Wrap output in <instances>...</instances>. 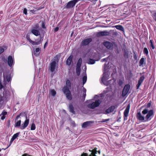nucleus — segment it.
I'll return each instance as SVG.
<instances>
[{
    "label": "nucleus",
    "instance_id": "obj_45",
    "mask_svg": "<svg viewBox=\"0 0 156 156\" xmlns=\"http://www.w3.org/2000/svg\"><path fill=\"white\" fill-rule=\"evenodd\" d=\"M86 95V94H83V96H82V100L83 101H84L85 100Z\"/></svg>",
    "mask_w": 156,
    "mask_h": 156
},
{
    "label": "nucleus",
    "instance_id": "obj_46",
    "mask_svg": "<svg viewBox=\"0 0 156 156\" xmlns=\"http://www.w3.org/2000/svg\"><path fill=\"white\" fill-rule=\"evenodd\" d=\"M4 49L3 48L0 47V55L4 52Z\"/></svg>",
    "mask_w": 156,
    "mask_h": 156
},
{
    "label": "nucleus",
    "instance_id": "obj_51",
    "mask_svg": "<svg viewBox=\"0 0 156 156\" xmlns=\"http://www.w3.org/2000/svg\"><path fill=\"white\" fill-rule=\"evenodd\" d=\"M108 60V58H105L104 59H101V61L103 62L104 61H106V62L107 61V60Z\"/></svg>",
    "mask_w": 156,
    "mask_h": 156
},
{
    "label": "nucleus",
    "instance_id": "obj_23",
    "mask_svg": "<svg viewBox=\"0 0 156 156\" xmlns=\"http://www.w3.org/2000/svg\"><path fill=\"white\" fill-rule=\"evenodd\" d=\"M69 111L72 113L75 114V112L74 110V108L72 104H70L69 105Z\"/></svg>",
    "mask_w": 156,
    "mask_h": 156
},
{
    "label": "nucleus",
    "instance_id": "obj_62",
    "mask_svg": "<svg viewBox=\"0 0 156 156\" xmlns=\"http://www.w3.org/2000/svg\"><path fill=\"white\" fill-rule=\"evenodd\" d=\"M59 60V59H58V58L56 60V61L57 62H58V61Z\"/></svg>",
    "mask_w": 156,
    "mask_h": 156
},
{
    "label": "nucleus",
    "instance_id": "obj_12",
    "mask_svg": "<svg viewBox=\"0 0 156 156\" xmlns=\"http://www.w3.org/2000/svg\"><path fill=\"white\" fill-rule=\"evenodd\" d=\"M136 118L139 121L145 122V117L142 115L140 112H138L137 113Z\"/></svg>",
    "mask_w": 156,
    "mask_h": 156
},
{
    "label": "nucleus",
    "instance_id": "obj_53",
    "mask_svg": "<svg viewBox=\"0 0 156 156\" xmlns=\"http://www.w3.org/2000/svg\"><path fill=\"white\" fill-rule=\"evenodd\" d=\"M123 83V82L122 81L120 80L119 81V85H121Z\"/></svg>",
    "mask_w": 156,
    "mask_h": 156
},
{
    "label": "nucleus",
    "instance_id": "obj_61",
    "mask_svg": "<svg viewBox=\"0 0 156 156\" xmlns=\"http://www.w3.org/2000/svg\"><path fill=\"white\" fill-rule=\"evenodd\" d=\"M73 32L72 33V34H71V36L72 35H73Z\"/></svg>",
    "mask_w": 156,
    "mask_h": 156
},
{
    "label": "nucleus",
    "instance_id": "obj_54",
    "mask_svg": "<svg viewBox=\"0 0 156 156\" xmlns=\"http://www.w3.org/2000/svg\"><path fill=\"white\" fill-rule=\"evenodd\" d=\"M15 139L12 137L10 140V142L11 143Z\"/></svg>",
    "mask_w": 156,
    "mask_h": 156
},
{
    "label": "nucleus",
    "instance_id": "obj_28",
    "mask_svg": "<svg viewBox=\"0 0 156 156\" xmlns=\"http://www.w3.org/2000/svg\"><path fill=\"white\" fill-rule=\"evenodd\" d=\"M124 56L126 58H129V51L127 50L124 49Z\"/></svg>",
    "mask_w": 156,
    "mask_h": 156
},
{
    "label": "nucleus",
    "instance_id": "obj_27",
    "mask_svg": "<svg viewBox=\"0 0 156 156\" xmlns=\"http://www.w3.org/2000/svg\"><path fill=\"white\" fill-rule=\"evenodd\" d=\"M108 78H107V75L105 73H104L103 74V76L101 78V81L102 82L104 83V82Z\"/></svg>",
    "mask_w": 156,
    "mask_h": 156
},
{
    "label": "nucleus",
    "instance_id": "obj_56",
    "mask_svg": "<svg viewBox=\"0 0 156 156\" xmlns=\"http://www.w3.org/2000/svg\"><path fill=\"white\" fill-rule=\"evenodd\" d=\"M118 33L117 32H115L113 33V35H117L118 34Z\"/></svg>",
    "mask_w": 156,
    "mask_h": 156
},
{
    "label": "nucleus",
    "instance_id": "obj_20",
    "mask_svg": "<svg viewBox=\"0 0 156 156\" xmlns=\"http://www.w3.org/2000/svg\"><path fill=\"white\" fill-rule=\"evenodd\" d=\"M73 58V56L72 55H71L67 59L66 61V63L67 65L69 66L71 65Z\"/></svg>",
    "mask_w": 156,
    "mask_h": 156
},
{
    "label": "nucleus",
    "instance_id": "obj_50",
    "mask_svg": "<svg viewBox=\"0 0 156 156\" xmlns=\"http://www.w3.org/2000/svg\"><path fill=\"white\" fill-rule=\"evenodd\" d=\"M147 107L148 108H150L151 106V102H149L147 104Z\"/></svg>",
    "mask_w": 156,
    "mask_h": 156
},
{
    "label": "nucleus",
    "instance_id": "obj_13",
    "mask_svg": "<svg viewBox=\"0 0 156 156\" xmlns=\"http://www.w3.org/2000/svg\"><path fill=\"white\" fill-rule=\"evenodd\" d=\"M144 79L145 77L144 75L140 77L138 80V83L136 85V89H138L139 88V87L143 82Z\"/></svg>",
    "mask_w": 156,
    "mask_h": 156
},
{
    "label": "nucleus",
    "instance_id": "obj_55",
    "mask_svg": "<svg viewBox=\"0 0 156 156\" xmlns=\"http://www.w3.org/2000/svg\"><path fill=\"white\" fill-rule=\"evenodd\" d=\"M72 123L73 124V126H76V124L74 121H73L72 122Z\"/></svg>",
    "mask_w": 156,
    "mask_h": 156
},
{
    "label": "nucleus",
    "instance_id": "obj_60",
    "mask_svg": "<svg viewBox=\"0 0 156 156\" xmlns=\"http://www.w3.org/2000/svg\"><path fill=\"white\" fill-rule=\"evenodd\" d=\"M3 13V12L2 11H1L0 12V13L1 14H2Z\"/></svg>",
    "mask_w": 156,
    "mask_h": 156
},
{
    "label": "nucleus",
    "instance_id": "obj_22",
    "mask_svg": "<svg viewBox=\"0 0 156 156\" xmlns=\"http://www.w3.org/2000/svg\"><path fill=\"white\" fill-rule=\"evenodd\" d=\"M113 27L115 28L116 29L121 30L123 32H124V29L123 27L121 25H117L113 26Z\"/></svg>",
    "mask_w": 156,
    "mask_h": 156
},
{
    "label": "nucleus",
    "instance_id": "obj_42",
    "mask_svg": "<svg viewBox=\"0 0 156 156\" xmlns=\"http://www.w3.org/2000/svg\"><path fill=\"white\" fill-rule=\"evenodd\" d=\"M133 58L135 60H136L137 58V55L135 51H133Z\"/></svg>",
    "mask_w": 156,
    "mask_h": 156
},
{
    "label": "nucleus",
    "instance_id": "obj_38",
    "mask_svg": "<svg viewBox=\"0 0 156 156\" xmlns=\"http://www.w3.org/2000/svg\"><path fill=\"white\" fill-rule=\"evenodd\" d=\"M20 132L14 134L12 136V137L15 140L19 135Z\"/></svg>",
    "mask_w": 156,
    "mask_h": 156
},
{
    "label": "nucleus",
    "instance_id": "obj_33",
    "mask_svg": "<svg viewBox=\"0 0 156 156\" xmlns=\"http://www.w3.org/2000/svg\"><path fill=\"white\" fill-rule=\"evenodd\" d=\"M149 43L150 44V45L151 48L152 49H154L155 48V47H154V45L153 43V40H151L150 41Z\"/></svg>",
    "mask_w": 156,
    "mask_h": 156
},
{
    "label": "nucleus",
    "instance_id": "obj_49",
    "mask_svg": "<svg viewBox=\"0 0 156 156\" xmlns=\"http://www.w3.org/2000/svg\"><path fill=\"white\" fill-rule=\"evenodd\" d=\"M81 156H88V154L87 153H83L81 155Z\"/></svg>",
    "mask_w": 156,
    "mask_h": 156
},
{
    "label": "nucleus",
    "instance_id": "obj_47",
    "mask_svg": "<svg viewBox=\"0 0 156 156\" xmlns=\"http://www.w3.org/2000/svg\"><path fill=\"white\" fill-rule=\"evenodd\" d=\"M82 91L83 93V94H86V90L85 88H83L82 90Z\"/></svg>",
    "mask_w": 156,
    "mask_h": 156
},
{
    "label": "nucleus",
    "instance_id": "obj_9",
    "mask_svg": "<svg viewBox=\"0 0 156 156\" xmlns=\"http://www.w3.org/2000/svg\"><path fill=\"white\" fill-rule=\"evenodd\" d=\"M26 38L27 40L30 42V43H31L33 45H37L40 44L41 43V41L43 40H41V37L39 41L37 42H35L32 41L30 38L29 36H27Z\"/></svg>",
    "mask_w": 156,
    "mask_h": 156
},
{
    "label": "nucleus",
    "instance_id": "obj_11",
    "mask_svg": "<svg viewBox=\"0 0 156 156\" xmlns=\"http://www.w3.org/2000/svg\"><path fill=\"white\" fill-rule=\"evenodd\" d=\"M94 123V121H87L83 122L82 124V126L83 128H86L89 127L91 126L92 124Z\"/></svg>",
    "mask_w": 156,
    "mask_h": 156
},
{
    "label": "nucleus",
    "instance_id": "obj_16",
    "mask_svg": "<svg viewBox=\"0 0 156 156\" xmlns=\"http://www.w3.org/2000/svg\"><path fill=\"white\" fill-rule=\"evenodd\" d=\"M26 120L24 121V123L22 124L21 126L20 127V129H25L28 125L29 120L27 119V116H26Z\"/></svg>",
    "mask_w": 156,
    "mask_h": 156
},
{
    "label": "nucleus",
    "instance_id": "obj_58",
    "mask_svg": "<svg viewBox=\"0 0 156 156\" xmlns=\"http://www.w3.org/2000/svg\"><path fill=\"white\" fill-rule=\"evenodd\" d=\"M89 156H93V154L91 153V154L89 155Z\"/></svg>",
    "mask_w": 156,
    "mask_h": 156
},
{
    "label": "nucleus",
    "instance_id": "obj_57",
    "mask_svg": "<svg viewBox=\"0 0 156 156\" xmlns=\"http://www.w3.org/2000/svg\"><path fill=\"white\" fill-rule=\"evenodd\" d=\"M48 41H47L44 44V48H45V47L48 45Z\"/></svg>",
    "mask_w": 156,
    "mask_h": 156
},
{
    "label": "nucleus",
    "instance_id": "obj_29",
    "mask_svg": "<svg viewBox=\"0 0 156 156\" xmlns=\"http://www.w3.org/2000/svg\"><path fill=\"white\" fill-rule=\"evenodd\" d=\"M82 62V59L81 58H80L79 60H78L77 65H76V67H80Z\"/></svg>",
    "mask_w": 156,
    "mask_h": 156
},
{
    "label": "nucleus",
    "instance_id": "obj_5",
    "mask_svg": "<svg viewBox=\"0 0 156 156\" xmlns=\"http://www.w3.org/2000/svg\"><path fill=\"white\" fill-rule=\"evenodd\" d=\"M63 91L68 100L70 101L72 100L73 98L72 94L67 86H65L63 87Z\"/></svg>",
    "mask_w": 156,
    "mask_h": 156
},
{
    "label": "nucleus",
    "instance_id": "obj_64",
    "mask_svg": "<svg viewBox=\"0 0 156 156\" xmlns=\"http://www.w3.org/2000/svg\"><path fill=\"white\" fill-rule=\"evenodd\" d=\"M105 65H106V64H105Z\"/></svg>",
    "mask_w": 156,
    "mask_h": 156
},
{
    "label": "nucleus",
    "instance_id": "obj_35",
    "mask_svg": "<svg viewBox=\"0 0 156 156\" xmlns=\"http://www.w3.org/2000/svg\"><path fill=\"white\" fill-rule=\"evenodd\" d=\"M89 62H88V64H93L95 63V60L92 59L90 58L89 59Z\"/></svg>",
    "mask_w": 156,
    "mask_h": 156
},
{
    "label": "nucleus",
    "instance_id": "obj_4",
    "mask_svg": "<svg viewBox=\"0 0 156 156\" xmlns=\"http://www.w3.org/2000/svg\"><path fill=\"white\" fill-rule=\"evenodd\" d=\"M39 27V25L38 23L35 24L32 27L31 30V33L36 36L40 35V32L38 30Z\"/></svg>",
    "mask_w": 156,
    "mask_h": 156
},
{
    "label": "nucleus",
    "instance_id": "obj_15",
    "mask_svg": "<svg viewBox=\"0 0 156 156\" xmlns=\"http://www.w3.org/2000/svg\"><path fill=\"white\" fill-rule=\"evenodd\" d=\"M115 108V105H111L108 108L106 109L104 113L105 114H108L112 112Z\"/></svg>",
    "mask_w": 156,
    "mask_h": 156
},
{
    "label": "nucleus",
    "instance_id": "obj_34",
    "mask_svg": "<svg viewBox=\"0 0 156 156\" xmlns=\"http://www.w3.org/2000/svg\"><path fill=\"white\" fill-rule=\"evenodd\" d=\"M36 129V126L34 123H32L31 124L30 130H35Z\"/></svg>",
    "mask_w": 156,
    "mask_h": 156
},
{
    "label": "nucleus",
    "instance_id": "obj_14",
    "mask_svg": "<svg viewBox=\"0 0 156 156\" xmlns=\"http://www.w3.org/2000/svg\"><path fill=\"white\" fill-rule=\"evenodd\" d=\"M104 45L108 49H112L113 48V45L112 43L109 41H105L103 43Z\"/></svg>",
    "mask_w": 156,
    "mask_h": 156
},
{
    "label": "nucleus",
    "instance_id": "obj_39",
    "mask_svg": "<svg viewBox=\"0 0 156 156\" xmlns=\"http://www.w3.org/2000/svg\"><path fill=\"white\" fill-rule=\"evenodd\" d=\"M66 83L67 86H68V87H71V83L70 80H67Z\"/></svg>",
    "mask_w": 156,
    "mask_h": 156
},
{
    "label": "nucleus",
    "instance_id": "obj_7",
    "mask_svg": "<svg viewBox=\"0 0 156 156\" xmlns=\"http://www.w3.org/2000/svg\"><path fill=\"white\" fill-rule=\"evenodd\" d=\"M130 88V86L129 84L126 85L122 90V95L123 97L125 96L128 94Z\"/></svg>",
    "mask_w": 156,
    "mask_h": 156
},
{
    "label": "nucleus",
    "instance_id": "obj_25",
    "mask_svg": "<svg viewBox=\"0 0 156 156\" xmlns=\"http://www.w3.org/2000/svg\"><path fill=\"white\" fill-rule=\"evenodd\" d=\"M41 9L40 7L35 8L33 9H29V11L31 12L32 14H35L36 12L37 11Z\"/></svg>",
    "mask_w": 156,
    "mask_h": 156
},
{
    "label": "nucleus",
    "instance_id": "obj_18",
    "mask_svg": "<svg viewBox=\"0 0 156 156\" xmlns=\"http://www.w3.org/2000/svg\"><path fill=\"white\" fill-rule=\"evenodd\" d=\"M13 60L12 56L11 55L9 56L8 58V63L10 67H11L12 65Z\"/></svg>",
    "mask_w": 156,
    "mask_h": 156
},
{
    "label": "nucleus",
    "instance_id": "obj_3",
    "mask_svg": "<svg viewBox=\"0 0 156 156\" xmlns=\"http://www.w3.org/2000/svg\"><path fill=\"white\" fill-rule=\"evenodd\" d=\"M58 69V64H57L55 60L51 62L49 65V69L50 71L52 73L51 75V78L53 77L54 75L55 72V70L57 71Z\"/></svg>",
    "mask_w": 156,
    "mask_h": 156
},
{
    "label": "nucleus",
    "instance_id": "obj_30",
    "mask_svg": "<svg viewBox=\"0 0 156 156\" xmlns=\"http://www.w3.org/2000/svg\"><path fill=\"white\" fill-rule=\"evenodd\" d=\"M21 123V120H20L17 121L16 122H15V127H18L20 126Z\"/></svg>",
    "mask_w": 156,
    "mask_h": 156
},
{
    "label": "nucleus",
    "instance_id": "obj_24",
    "mask_svg": "<svg viewBox=\"0 0 156 156\" xmlns=\"http://www.w3.org/2000/svg\"><path fill=\"white\" fill-rule=\"evenodd\" d=\"M151 12V16L153 19L156 22V11H152Z\"/></svg>",
    "mask_w": 156,
    "mask_h": 156
},
{
    "label": "nucleus",
    "instance_id": "obj_1",
    "mask_svg": "<svg viewBox=\"0 0 156 156\" xmlns=\"http://www.w3.org/2000/svg\"><path fill=\"white\" fill-rule=\"evenodd\" d=\"M11 80V77L9 75L6 76V78H4L3 82L0 80V90L2 92V96L0 97V104L2 105L6 102L9 99L10 93L6 86L7 82H9Z\"/></svg>",
    "mask_w": 156,
    "mask_h": 156
},
{
    "label": "nucleus",
    "instance_id": "obj_37",
    "mask_svg": "<svg viewBox=\"0 0 156 156\" xmlns=\"http://www.w3.org/2000/svg\"><path fill=\"white\" fill-rule=\"evenodd\" d=\"M87 80V76L86 75L84 76L83 78V83L84 84Z\"/></svg>",
    "mask_w": 156,
    "mask_h": 156
},
{
    "label": "nucleus",
    "instance_id": "obj_43",
    "mask_svg": "<svg viewBox=\"0 0 156 156\" xmlns=\"http://www.w3.org/2000/svg\"><path fill=\"white\" fill-rule=\"evenodd\" d=\"M109 119H103L101 121H99V122H105L109 121Z\"/></svg>",
    "mask_w": 156,
    "mask_h": 156
},
{
    "label": "nucleus",
    "instance_id": "obj_17",
    "mask_svg": "<svg viewBox=\"0 0 156 156\" xmlns=\"http://www.w3.org/2000/svg\"><path fill=\"white\" fill-rule=\"evenodd\" d=\"M109 34V32L103 31L97 32L96 35L97 37H100L103 36H108Z\"/></svg>",
    "mask_w": 156,
    "mask_h": 156
},
{
    "label": "nucleus",
    "instance_id": "obj_26",
    "mask_svg": "<svg viewBox=\"0 0 156 156\" xmlns=\"http://www.w3.org/2000/svg\"><path fill=\"white\" fill-rule=\"evenodd\" d=\"M40 51V48H36L35 50L34 51V55L36 56H37L40 55V52H39Z\"/></svg>",
    "mask_w": 156,
    "mask_h": 156
},
{
    "label": "nucleus",
    "instance_id": "obj_40",
    "mask_svg": "<svg viewBox=\"0 0 156 156\" xmlns=\"http://www.w3.org/2000/svg\"><path fill=\"white\" fill-rule=\"evenodd\" d=\"M45 23L44 21H43L42 22V24L41 26L42 28L43 29H46V27L45 26Z\"/></svg>",
    "mask_w": 156,
    "mask_h": 156
},
{
    "label": "nucleus",
    "instance_id": "obj_36",
    "mask_svg": "<svg viewBox=\"0 0 156 156\" xmlns=\"http://www.w3.org/2000/svg\"><path fill=\"white\" fill-rule=\"evenodd\" d=\"M143 52L144 54H145L146 55H147L148 54V51L146 48H144L143 50Z\"/></svg>",
    "mask_w": 156,
    "mask_h": 156
},
{
    "label": "nucleus",
    "instance_id": "obj_48",
    "mask_svg": "<svg viewBox=\"0 0 156 156\" xmlns=\"http://www.w3.org/2000/svg\"><path fill=\"white\" fill-rule=\"evenodd\" d=\"M21 115V113H20L19 115H18L16 117V118L15 119V122L16 121V120H17L20 117V115Z\"/></svg>",
    "mask_w": 156,
    "mask_h": 156
},
{
    "label": "nucleus",
    "instance_id": "obj_6",
    "mask_svg": "<svg viewBox=\"0 0 156 156\" xmlns=\"http://www.w3.org/2000/svg\"><path fill=\"white\" fill-rule=\"evenodd\" d=\"M101 102L99 99L96 100L95 102H92L91 104H90L88 105L87 107L88 108H91L94 109L96 107L98 106L100 104Z\"/></svg>",
    "mask_w": 156,
    "mask_h": 156
},
{
    "label": "nucleus",
    "instance_id": "obj_44",
    "mask_svg": "<svg viewBox=\"0 0 156 156\" xmlns=\"http://www.w3.org/2000/svg\"><path fill=\"white\" fill-rule=\"evenodd\" d=\"M23 13L26 15H27V9L26 8H24L23 9Z\"/></svg>",
    "mask_w": 156,
    "mask_h": 156
},
{
    "label": "nucleus",
    "instance_id": "obj_31",
    "mask_svg": "<svg viewBox=\"0 0 156 156\" xmlns=\"http://www.w3.org/2000/svg\"><path fill=\"white\" fill-rule=\"evenodd\" d=\"M81 69L80 67H76V72L77 75L78 76H79L80 74Z\"/></svg>",
    "mask_w": 156,
    "mask_h": 156
},
{
    "label": "nucleus",
    "instance_id": "obj_63",
    "mask_svg": "<svg viewBox=\"0 0 156 156\" xmlns=\"http://www.w3.org/2000/svg\"><path fill=\"white\" fill-rule=\"evenodd\" d=\"M55 57H58V55H56L55 56Z\"/></svg>",
    "mask_w": 156,
    "mask_h": 156
},
{
    "label": "nucleus",
    "instance_id": "obj_2",
    "mask_svg": "<svg viewBox=\"0 0 156 156\" xmlns=\"http://www.w3.org/2000/svg\"><path fill=\"white\" fill-rule=\"evenodd\" d=\"M142 113L144 115L147 114L145 117V122L150 121L154 115V110L152 109L148 111L147 109H145L143 110Z\"/></svg>",
    "mask_w": 156,
    "mask_h": 156
},
{
    "label": "nucleus",
    "instance_id": "obj_41",
    "mask_svg": "<svg viewBox=\"0 0 156 156\" xmlns=\"http://www.w3.org/2000/svg\"><path fill=\"white\" fill-rule=\"evenodd\" d=\"M51 93L52 95L53 96H55L56 94V91L54 89L51 90Z\"/></svg>",
    "mask_w": 156,
    "mask_h": 156
},
{
    "label": "nucleus",
    "instance_id": "obj_10",
    "mask_svg": "<svg viewBox=\"0 0 156 156\" xmlns=\"http://www.w3.org/2000/svg\"><path fill=\"white\" fill-rule=\"evenodd\" d=\"M92 41V39L91 38H88L83 40L81 44V45L82 46H84L88 45Z\"/></svg>",
    "mask_w": 156,
    "mask_h": 156
},
{
    "label": "nucleus",
    "instance_id": "obj_59",
    "mask_svg": "<svg viewBox=\"0 0 156 156\" xmlns=\"http://www.w3.org/2000/svg\"><path fill=\"white\" fill-rule=\"evenodd\" d=\"M93 156H97L96 155V154H93Z\"/></svg>",
    "mask_w": 156,
    "mask_h": 156
},
{
    "label": "nucleus",
    "instance_id": "obj_52",
    "mask_svg": "<svg viewBox=\"0 0 156 156\" xmlns=\"http://www.w3.org/2000/svg\"><path fill=\"white\" fill-rule=\"evenodd\" d=\"M59 30V28L58 27H56L55 29H54V32H57Z\"/></svg>",
    "mask_w": 156,
    "mask_h": 156
},
{
    "label": "nucleus",
    "instance_id": "obj_21",
    "mask_svg": "<svg viewBox=\"0 0 156 156\" xmlns=\"http://www.w3.org/2000/svg\"><path fill=\"white\" fill-rule=\"evenodd\" d=\"M7 112L5 111V110H3L2 113L0 114V116H1V119L2 120H3L6 117L5 115H7Z\"/></svg>",
    "mask_w": 156,
    "mask_h": 156
},
{
    "label": "nucleus",
    "instance_id": "obj_8",
    "mask_svg": "<svg viewBox=\"0 0 156 156\" xmlns=\"http://www.w3.org/2000/svg\"><path fill=\"white\" fill-rule=\"evenodd\" d=\"M130 107V105L129 104H128L124 112L123 118L124 120H126L127 119V117L129 115Z\"/></svg>",
    "mask_w": 156,
    "mask_h": 156
},
{
    "label": "nucleus",
    "instance_id": "obj_32",
    "mask_svg": "<svg viewBox=\"0 0 156 156\" xmlns=\"http://www.w3.org/2000/svg\"><path fill=\"white\" fill-rule=\"evenodd\" d=\"M97 148H95L92 150H89L90 152H91V153L93 154H96L97 153Z\"/></svg>",
    "mask_w": 156,
    "mask_h": 156
},
{
    "label": "nucleus",
    "instance_id": "obj_19",
    "mask_svg": "<svg viewBox=\"0 0 156 156\" xmlns=\"http://www.w3.org/2000/svg\"><path fill=\"white\" fill-rule=\"evenodd\" d=\"M145 58H142L139 62V65L140 66L143 67L144 66L146 65Z\"/></svg>",
    "mask_w": 156,
    "mask_h": 156
}]
</instances>
